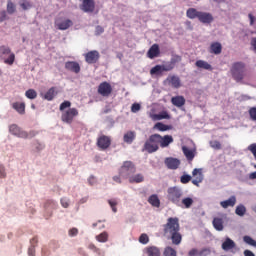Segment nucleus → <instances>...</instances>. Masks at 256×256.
<instances>
[{"mask_svg":"<svg viewBox=\"0 0 256 256\" xmlns=\"http://www.w3.org/2000/svg\"><path fill=\"white\" fill-rule=\"evenodd\" d=\"M169 113L163 111L159 114H150L152 121H161L162 119H169Z\"/></svg>","mask_w":256,"mask_h":256,"instance_id":"a878e982","label":"nucleus"},{"mask_svg":"<svg viewBox=\"0 0 256 256\" xmlns=\"http://www.w3.org/2000/svg\"><path fill=\"white\" fill-rule=\"evenodd\" d=\"M173 143V136L160 134H152L144 144V150L147 153H155L159 151V145L162 149L169 147Z\"/></svg>","mask_w":256,"mask_h":256,"instance_id":"f257e3e1","label":"nucleus"},{"mask_svg":"<svg viewBox=\"0 0 256 256\" xmlns=\"http://www.w3.org/2000/svg\"><path fill=\"white\" fill-rule=\"evenodd\" d=\"M139 111H141V104H139V103L132 104L131 112L132 113H139Z\"/></svg>","mask_w":256,"mask_h":256,"instance_id":"5fc2aeb1","label":"nucleus"},{"mask_svg":"<svg viewBox=\"0 0 256 256\" xmlns=\"http://www.w3.org/2000/svg\"><path fill=\"white\" fill-rule=\"evenodd\" d=\"M145 178L142 176V174H136L134 176H129L130 183H143Z\"/></svg>","mask_w":256,"mask_h":256,"instance_id":"58836bf2","label":"nucleus"},{"mask_svg":"<svg viewBox=\"0 0 256 256\" xmlns=\"http://www.w3.org/2000/svg\"><path fill=\"white\" fill-rule=\"evenodd\" d=\"M251 45H252V47H253L254 53H256V37H255V38H252V40H251Z\"/></svg>","mask_w":256,"mask_h":256,"instance_id":"338daca9","label":"nucleus"},{"mask_svg":"<svg viewBox=\"0 0 256 256\" xmlns=\"http://www.w3.org/2000/svg\"><path fill=\"white\" fill-rule=\"evenodd\" d=\"M230 71L233 79L239 83L245 77V64L243 62H236L232 65Z\"/></svg>","mask_w":256,"mask_h":256,"instance_id":"7ed1b4c3","label":"nucleus"},{"mask_svg":"<svg viewBox=\"0 0 256 256\" xmlns=\"http://www.w3.org/2000/svg\"><path fill=\"white\" fill-rule=\"evenodd\" d=\"M154 129H157L158 131H169V129H171V127H169L168 125H165L161 122H158L154 125Z\"/></svg>","mask_w":256,"mask_h":256,"instance_id":"37998d69","label":"nucleus"},{"mask_svg":"<svg viewBox=\"0 0 256 256\" xmlns=\"http://www.w3.org/2000/svg\"><path fill=\"white\" fill-rule=\"evenodd\" d=\"M105 32V29H103V27H101V26H96V28H95V35H102V33H104Z\"/></svg>","mask_w":256,"mask_h":256,"instance_id":"e2e57ef3","label":"nucleus"},{"mask_svg":"<svg viewBox=\"0 0 256 256\" xmlns=\"http://www.w3.org/2000/svg\"><path fill=\"white\" fill-rule=\"evenodd\" d=\"M55 25L58 27L60 31H67L69 27H73V21L69 19H64L62 21L56 20Z\"/></svg>","mask_w":256,"mask_h":256,"instance_id":"2eb2a0df","label":"nucleus"},{"mask_svg":"<svg viewBox=\"0 0 256 256\" xmlns=\"http://www.w3.org/2000/svg\"><path fill=\"white\" fill-rule=\"evenodd\" d=\"M164 71H171V66L167 64L156 65L150 70V75H162Z\"/></svg>","mask_w":256,"mask_h":256,"instance_id":"f8f14e48","label":"nucleus"},{"mask_svg":"<svg viewBox=\"0 0 256 256\" xmlns=\"http://www.w3.org/2000/svg\"><path fill=\"white\" fill-rule=\"evenodd\" d=\"M68 235H69V237H77V235H79V229H77V228H71V229L68 231Z\"/></svg>","mask_w":256,"mask_h":256,"instance_id":"13d9d810","label":"nucleus"},{"mask_svg":"<svg viewBox=\"0 0 256 256\" xmlns=\"http://www.w3.org/2000/svg\"><path fill=\"white\" fill-rule=\"evenodd\" d=\"M196 67L198 69H205L206 71H213V66L209 64V62L204 61V60H197L195 63Z\"/></svg>","mask_w":256,"mask_h":256,"instance_id":"393cba45","label":"nucleus"},{"mask_svg":"<svg viewBox=\"0 0 256 256\" xmlns=\"http://www.w3.org/2000/svg\"><path fill=\"white\" fill-rule=\"evenodd\" d=\"M111 91H113L111 84L107 82L101 83L98 87V93L102 95V97H109V95H111Z\"/></svg>","mask_w":256,"mask_h":256,"instance_id":"9b49d317","label":"nucleus"},{"mask_svg":"<svg viewBox=\"0 0 256 256\" xmlns=\"http://www.w3.org/2000/svg\"><path fill=\"white\" fill-rule=\"evenodd\" d=\"M210 147H212V149H221V143L217 140L215 141H210Z\"/></svg>","mask_w":256,"mask_h":256,"instance_id":"4d7b16f0","label":"nucleus"},{"mask_svg":"<svg viewBox=\"0 0 256 256\" xmlns=\"http://www.w3.org/2000/svg\"><path fill=\"white\" fill-rule=\"evenodd\" d=\"M135 171H137V169L135 168V164H133V162L131 161H125L120 168V175L121 177L127 179L131 177V175H133Z\"/></svg>","mask_w":256,"mask_h":256,"instance_id":"20e7f679","label":"nucleus"},{"mask_svg":"<svg viewBox=\"0 0 256 256\" xmlns=\"http://www.w3.org/2000/svg\"><path fill=\"white\" fill-rule=\"evenodd\" d=\"M146 253L148 256H161V250L157 246H149L146 248Z\"/></svg>","mask_w":256,"mask_h":256,"instance_id":"c85d7f7f","label":"nucleus"},{"mask_svg":"<svg viewBox=\"0 0 256 256\" xmlns=\"http://www.w3.org/2000/svg\"><path fill=\"white\" fill-rule=\"evenodd\" d=\"M177 63H181V56L174 55V56H172L171 60L166 63V65H167V67H171V71H173V69H175V65H177Z\"/></svg>","mask_w":256,"mask_h":256,"instance_id":"cd10ccee","label":"nucleus"},{"mask_svg":"<svg viewBox=\"0 0 256 256\" xmlns=\"http://www.w3.org/2000/svg\"><path fill=\"white\" fill-rule=\"evenodd\" d=\"M19 5L23 9V11H28V9H31L33 7V4L28 0H20Z\"/></svg>","mask_w":256,"mask_h":256,"instance_id":"ea45409f","label":"nucleus"},{"mask_svg":"<svg viewBox=\"0 0 256 256\" xmlns=\"http://www.w3.org/2000/svg\"><path fill=\"white\" fill-rule=\"evenodd\" d=\"M27 99H37V91L34 89H29L25 92Z\"/></svg>","mask_w":256,"mask_h":256,"instance_id":"09e8293b","label":"nucleus"},{"mask_svg":"<svg viewBox=\"0 0 256 256\" xmlns=\"http://www.w3.org/2000/svg\"><path fill=\"white\" fill-rule=\"evenodd\" d=\"M71 107V103L69 101H64L61 105H60V111H63L67 108Z\"/></svg>","mask_w":256,"mask_h":256,"instance_id":"680f3d73","label":"nucleus"},{"mask_svg":"<svg viewBox=\"0 0 256 256\" xmlns=\"http://www.w3.org/2000/svg\"><path fill=\"white\" fill-rule=\"evenodd\" d=\"M185 97L183 96H174L171 98V103L174 105V107H178L181 109L185 105Z\"/></svg>","mask_w":256,"mask_h":256,"instance_id":"4be33fe9","label":"nucleus"},{"mask_svg":"<svg viewBox=\"0 0 256 256\" xmlns=\"http://www.w3.org/2000/svg\"><path fill=\"white\" fill-rule=\"evenodd\" d=\"M192 176L195 177V179L192 180L193 185H195L196 187H199V183H203V169L201 168H195L192 171Z\"/></svg>","mask_w":256,"mask_h":256,"instance_id":"9d476101","label":"nucleus"},{"mask_svg":"<svg viewBox=\"0 0 256 256\" xmlns=\"http://www.w3.org/2000/svg\"><path fill=\"white\" fill-rule=\"evenodd\" d=\"M77 115H79V111L76 108H70L62 113V121L71 124Z\"/></svg>","mask_w":256,"mask_h":256,"instance_id":"423d86ee","label":"nucleus"},{"mask_svg":"<svg viewBox=\"0 0 256 256\" xmlns=\"http://www.w3.org/2000/svg\"><path fill=\"white\" fill-rule=\"evenodd\" d=\"M236 203H237V197L231 196L229 199L221 201L220 206L223 209H227L228 207H235Z\"/></svg>","mask_w":256,"mask_h":256,"instance_id":"412c9836","label":"nucleus"},{"mask_svg":"<svg viewBox=\"0 0 256 256\" xmlns=\"http://www.w3.org/2000/svg\"><path fill=\"white\" fill-rule=\"evenodd\" d=\"M249 115L252 121H256V107H252L249 109Z\"/></svg>","mask_w":256,"mask_h":256,"instance_id":"bf43d9fd","label":"nucleus"},{"mask_svg":"<svg viewBox=\"0 0 256 256\" xmlns=\"http://www.w3.org/2000/svg\"><path fill=\"white\" fill-rule=\"evenodd\" d=\"M95 239L98 241V243H107L109 241V233L102 232L96 235Z\"/></svg>","mask_w":256,"mask_h":256,"instance_id":"72a5a7b5","label":"nucleus"},{"mask_svg":"<svg viewBox=\"0 0 256 256\" xmlns=\"http://www.w3.org/2000/svg\"><path fill=\"white\" fill-rule=\"evenodd\" d=\"M197 255H199V250L195 248L188 252V256H197Z\"/></svg>","mask_w":256,"mask_h":256,"instance_id":"69168bd1","label":"nucleus"},{"mask_svg":"<svg viewBox=\"0 0 256 256\" xmlns=\"http://www.w3.org/2000/svg\"><path fill=\"white\" fill-rule=\"evenodd\" d=\"M108 205H110L113 213H117V205H119V201H117V199L108 200Z\"/></svg>","mask_w":256,"mask_h":256,"instance_id":"a18cd8bd","label":"nucleus"},{"mask_svg":"<svg viewBox=\"0 0 256 256\" xmlns=\"http://www.w3.org/2000/svg\"><path fill=\"white\" fill-rule=\"evenodd\" d=\"M243 241L244 243H246V245H250L251 247H256V241L253 238H251V236H244Z\"/></svg>","mask_w":256,"mask_h":256,"instance_id":"de8ad7c7","label":"nucleus"},{"mask_svg":"<svg viewBox=\"0 0 256 256\" xmlns=\"http://www.w3.org/2000/svg\"><path fill=\"white\" fill-rule=\"evenodd\" d=\"M183 195V188L180 186H170L166 191V199H168L172 205H176V207L177 205H181V199H183Z\"/></svg>","mask_w":256,"mask_h":256,"instance_id":"f03ea898","label":"nucleus"},{"mask_svg":"<svg viewBox=\"0 0 256 256\" xmlns=\"http://www.w3.org/2000/svg\"><path fill=\"white\" fill-rule=\"evenodd\" d=\"M31 247L28 249V255L35 256V244L37 243V239L33 238L31 241Z\"/></svg>","mask_w":256,"mask_h":256,"instance_id":"8fccbe9b","label":"nucleus"},{"mask_svg":"<svg viewBox=\"0 0 256 256\" xmlns=\"http://www.w3.org/2000/svg\"><path fill=\"white\" fill-rule=\"evenodd\" d=\"M98 59H99V52H97V50L90 51L85 55L86 62L90 64L97 63Z\"/></svg>","mask_w":256,"mask_h":256,"instance_id":"a211bd4d","label":"nucleus"},{"mask_svg":"<svg viewBox=\"0 0 256 256\" xmlns=\"http://www.w3.org/2000/svg\"><path fill=\"white\" fill-rule=\"evenodd\" d=\"M201 11H197L195 8H190L187 10L186 15L189 19H199Z\"/></svg>","mask_w":256,"mask_h":256,"instance_id":"473e14b6","label":"nucleus"},{"mask_svg":"<svg viewBox=\"0 0 256 256\" xmlns=\"http://www.w3.org/2000/svg\"><path fill=\"white\" fill-rule=\"evenodd\" d=\"M11 48L8 46H0V59H5V57L11 54Z\"/></svg>","mask_w":256,"mask_h":256,"instance_id":"c9c22d12","label":"nucleus"},{"mask_svg":"<svg viewBox=\"0 0 256 256\" xmlns=\"http://www.w3.org/2000/svg\"><path fill=\"white\" fill-rule=\"evenodd\" d=\"M139 242L142 243V245H147L149 243V236H147V234H141Z\"/></svg>","mask_w":256,"mask_h":256,"instance_id":"864d4df0","label":"nucleus"},{"mask_svg":"<svg viewBox=\"0 0 256 256\" xmlns=\"http://www.w3.org/2000/svg\"><path fill=\"white\" fill-rule=\"evenodd\" d=\"M166 235H172L179 232V218H168V222L164 227Z\"/></svg>","mask_w":256,"mask_h":256,"instance_id":"39448f33","label":"nucleus"},{"mask_svg":"<svg viewBox=\"0 0 256 256\" xmlns=\"http://www.w3.org/2000/svg\"><path fill=\"white\" fill-rule=\"evenodd\" d=\"M13 109H15V111H17L20 114L25 113V103H19L16 102L13 104Z\"/></svg>","mask_w":256,"mask_h":256,"instance_id":"a19ab883","label":"nucleus"},{"mask_svg":"<svg viewBox=\"0 0 256 256\" xmlns=\"http://www.w3.org/2000/svg\"><path fill=\"white\" fill-rule=\"evenodd\" d=\"M55 95H57V91L55 90V87H52L46 92L44 99H46V101H53Z\"/></svg>","mask_w":256,"mask_h":256,"instance_id":"f704fd0d","label":"nucleus"},{"mask_svg":"<svg viewBox=\"0 0 256 256\" xmlns=\"http://www.w3.org/2000/svg\"><path fill=\"white\" fill-rule=\"evenodd\" d=\"M135 137H137V134L135 133V131H128L124 134L123 141L124 143L131 145V143L135 141Z\"/></svg>","mask_w":256,"mask_h":256,"instance_id":"b1692460","label":"nucleus"},{"mask_svg":"<svg viewBox=\"0 0 256 256\" xmlns=\"http://www.w3.org/2000/svg\"><path fill=\"white\" fill-rule=\"evenodd\" d=\"M236 247H237V244L235 243V241H233L229 237H226L221 245V249L226 252L233 251V249H235Z\"/></svg>","mask_w":256,"mask_h":256,"instance_id":"4468645a","label":"nucleus"},{"mask_svg":"<svg viewBox=\"0 0 256 256\" xmlns=\"http://www.w3.org/2000/svg\"><path fill=\"white\" fill-rule=\"evenodd\" d=\"M159 45L158 44H154L150 47V49L148 50V57L149 59H155V57H159Z\"/></svg>","mask_w":256,"mask_h":256,"instance_id":"5701e85b","label":"nucleus"},{"mask_svg":"<svg viewBox=\"0 0 256 256\" xmlns=\"http://www.w3.org/2000/svg\"><path fill=\"white\" fill-rule=\"evenodd\" d=\"M170 236H171V239H172V243L174 245H180L181 244L182 237H181V234L179 232L172 233V234H170Z\"/></svg>","mask_w":256,"mask_h":256,"instance_id":"4c0bfd02","label":"nucleus"},{"mask_svg":"<svg viewBox=\"0 0 256 256\" xmlns=\"http://www.w3.org/2000/svg\"><path fill=\"white\" fill-rule=\"evenodd\" d=\"M223 47L221 46V43L215 42L212 43L210 46V53H214V55H219L221 54Z\"/></svg>","mask_w":256,"mask_h":256,"instance_id":"7c9ffc66","label":"nucleus"},{"mask_svg":"<svg viewBox=\"0 0 256 256\" xmlns=\"http://www.w3.org/2000/svg\"><path fill=\"white\" fill-rule=\"evenodd\" d=\"M212 225L216 231H223L224 226H223V218H214L212 221Z\"/></svg>","mask_w":256,"mask_h":256,"instance_id":"c756f323","label":"nucleus"},{"mask_svg":"<svg viewBox=\"0 0 256 256\" xmlns=\"http://www.w3.org/2000/svg\"><path fill=\"white\" fill-rule=\"evenodd\" d=\"M182 151L188 161H193V159H195V152L187 148V146H183Z\"/></svg>","mask_w":256,"mask_h":256,"instance_id":"bb28decb","label":"nucleus"},{"mask_svg":"<svg viewBox=\"0 0 256 256\" xmlns=\"http://www.w3.org/2000/svg\"><path fill=\"white\" fill-rule=\"evenodd\" d=\"M9 132L11 133V135H14L15 137H19L20 139H27V132L23 131L16 124L10 125Z\"/></svg>","mask_w":256,"mask_h":256,"instance_id":"0eeeda50","label":"nucleus"},{"mask_svg":"<svg viewBox=\"0 0 256 256\" xmlns=\"http://www.w3.org/2000/svg\"><path fill=\"white\" fill-rule=\"evenodd\" d=\"M193 203H195L193 198L185 197L180 199V205H177L176 207H182V208L184 207V209H191V207L193 206Z\"/></svg>","mask_w":256,"mask_h":256,"instance_id":"aec40b11","label":"nucleus"},{"mask_svg":"<svg viewBox=\"0 0 256 256\" xmlns=\"http://www.w3.org/2000/svg\"><path fill=\"white\" fill-rule=\"evenodd\" d=\"M164 256H177V251L171 248V246H167L164 249Z\"/></svg>","mask_w":256,"mask_h":256,"instance_id":"c03bdc74","label":"nucleus"},{"mask_svg":"<svg viewBox=\"0 0 256 256\" xmlns=\"http://www.w3.org/2000/svg\"><path fill=\"white\" fill-rule=\"evenodd\" d=\"M191 179H192L191 175L184 173L180 177V183H182L183 185H187V183H189V181H191Z\"/></svg>","mask_w":256,"mask_h":256,"instance_id":"3c124183","label":"nucleus"},{"mask_svg":"<svg viewBox=\"0 0 256 256\" xmlns=\"http://www.w3.org/2000/svg\"><path fill=\"white\" fill-rule=\"evenodd\" d=\"M148 203H150L152 207H161V200H159V196L156 194H153L148 198Z\"/></svg>","mask_w":256,"mask_h":256,"instance_id":"2f4dec72","label":"nucleus"},{"mask_svg":"<svg viewBox=\"0 0 256 256\" xmlns=\"http://www.w3.org/2000/svg\"><path fill=\"white\" fill-rule=\"evenodd\" d=\"M235 213L236 215H238V217H244L247 213V208L245 207V205L239 204L235 209Z\"/></svg>","mask_w":256,"mask_h":256,"instance_id":"e433bc0d","label":"nucleus"},{"mask_svg":"<svg viewBox=\"0 0 256 256\" xmlns=\"http://www.w3.org/2000/svg\"><path fill=\"white\" fill-rule=\"evenodd\" d=\"M7 177V172L5 171V166L0 165V179H5Z\"/></svg>","mask_w":256,"mask_h":256,"instance_id":"052dcab7","label":"nucleus"},{"mask_svg":"<svg viewBox=\"0 0 256 256\" xmlns=\"http://www.w3.org/2000/svg\"><path fill=\"white\" fill-rule=\"evenodd\" d=\"M211 255V249L204 248L200 252H198V256H209Z\"/></svg>","mask_w":256,"mask_h":256,"instance_id":"6e6d98bb","label":"nucleus"},{"mask_svg":"<svg viewBox=\"0 0 256 256\" xmlns=\"http://www.w3.org/2000/svg\"><path fill=\"white\" fill-rule=\"evenodd\" d=\"M65 69L67 71H72V73H79L81 71V66H79V63L68 61L65 63Z\"/></svg>","mask_w":256,"mask_h":256,"instance_id":"6ab92c4d","label":"nucleus"},{"mask_svg":"<svg viewBox=\"0 0 256 256\" xmlns=\"http://www.w3.org/2000/svg\"><path fill=\"white\" fill-rule=\"evenodd\" d=\"M164 85H170L174 89H179L181 87V79L179 76L170 75L164 81Z\"/></svg>","mask_w":256,"mask_h":256,"instance_id":"6e6552de","label":"nucleus"},{"mask_svg":"<svg viewBox=\"0 0 256 256\" xmlns=\"http://www.w3.org/2000/svg\"><path fill=\"white\" fill-rule=\"evenodd\" d=\"M198 21H200V23H204V24L213 23V15L208 12H200V14L198 16Z\"/></svg>","mask_w":256,"mask_h":256,"instance_id":"f3484780","label":"nucleus"},{"mask_svg":"<svg viewBox=\"0 0 256 256\" xmlns=\"http://www.w3.org/2000/svg\"><path fill=\"white\" fill-rule=\"evenodd\" d=\"M60 204L64 209H69V206L71 205V199L68 197H63L60 199Z\"/></svg>","mask_w":256,"mask_h":256,"instance_id":"49530a36","label":"nucleus"},{"mask_svg":"<svg viewBox=\"0 0 256 256\" xmlns=\"http://www.w3.org/2000/svg\"><path fill=\"white\" fill-rule=\"evenodd\" d=\"M15 11H17L15 3H13L11 0H8L7 1V13H9V15H13V13H15Z\"/></svg>","mask_w":256,"mask_h":256,"instance_id":"79ce46f5","label":"nucleus"},{"mask_svg":"<svg viewBox=\"0 0 256 256\" xmlns=\"http://www.w3.org/2000/svg\"><path fill=\"white\" fill-rule=\"evenodd\" d=\"M244 256H255V253L251 250H244Z\"/></svg>","mask_w":256,"mask_h":256,"instance_id":"774afa93","label":"nucleus"},{"mask_svg":"<svg viewBox=\"0 0 256 256\" xmlns=\"http://www.w3.org/2000/svg\"><path fill=\"white\" fill-rule=\"evenodd\" d=\"M97 145L100 147V149H108V147L111 145V138L109 136H100L97 140Z\"/></svg>","mask_w":256,"mask_h":256,"instance_id":"dca6fc26","label":"nucleus"},{"mask_svg":"<svg viewBox=\"0 0 256 256\" xmlns=\"http://www.w3.org/2000/svg\"><path fill=\"white\" fill-rule=\"evenodd\" d=\"M164 163L169 169L175 170L179 169V165H181V160L173 157H168L164 160Z\"/></svg>","mask_w":256,"mask_h":256,"instance_id":"ddd939ff","label":"nucleus"},{"mask_svg":"<svg viewBox=\"0 0 256 256\" xmlns=\"http://www.w3.org/2000/svg\"><path fill=\"white\" fill-rule=\"evenodd\" d=\"M4 63L6 65H13L15 63V54L11 53L8 58H4Z\"/></svg>","mask_w":256,"mask_h":256,"instance_id":"603ef678","label":"nucleus"},{"mask_svg":"<svg viewBox=\"0 0 256 256\" xmlns=\"http://www.w3.org/2000/svg\"><path fill=\"white\" fill-rule=\"evenodd\" d=\"M7 19V12L1 11L0 12V23H3Z\"/></svg>","mask_w":256,"mask_h":256,"instance_id":"0e129e2a","label":"nucleus"},{"mask_svg":"<svg viewBox=\"0 0 256 256\" xmlns=\"http://www.w3.org/2000/svg\"><path fill=\"white\" fill-rule=\"evenodd\" d=\"M80 9H81V11H84V13H93V11H95V1L94 0H82Z\"/></svg>","mask_w":256,"mask_h":256,"instance_id":"1a4fd4ad","label":"nucleus"}]
</instances>
